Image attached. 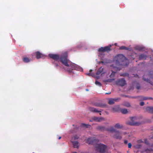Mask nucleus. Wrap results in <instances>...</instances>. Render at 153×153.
I'll use <instances>...</instances> for the list:
<instances>
[{"label": "nucleus", "instance_id": "f257e3e1", "mask_svg": "<svg viewBox=\"0 0 153 153\" xmlns=\"http://www.w3.org/2000/svg\"><path fill=\"white\" fill-rule=\"evenodd\" d=\"M49 56L50 57L55 60L61 62L66 67L65 68L68 71L71 72L74 69H78L77 65L71 63L67 59V52H65L60 56L58 54H50Z\"/></svg>", "mask_w": 153, "mask_h": 153}, {"label": "nucleus", "instance_id": "f03ea898", "mask_svg": "<svg viewBox=\"0 0 153 153\" xmlns=\"http://www.w3.org/2000/svg\"><path fill=\"white\" fill-rule=\"evenodd\" d=\"M114 61L117 65H125V63H122V62H127L128 61L126 59V57L122 54H120L116 56L114 58Z\"/></svg>", "mask_w": 153, "mask_h": 153}, {"label": "nucleus", "instance_id": "7ed1b4c3", "mask_svg": "<svg viewBox=\"0 0 153 153\" xmlns=\"http://www.w3.org/2000/svg\"><path fill=\"white\" fill-rule=\"evenodd\" d=\"M137 117L134 116L130 117L129 119L130 120L127 121L126 123L128 125L133 126H138L142 124V122L141 121L136 122L135 121L137 120Z\"/></svg>", "mask_w": 153, "mask_h": 153}, {"label": "nucleus", "instance_id": "20e7f679", "mask_svg": "<svg viewBox=\"0 0 153 153\" xmlns=\"http://www.w3.org/2000/svg\"><path fill=\"white\" fill-rule=\"evenodd\" d=\"M126 134V132H122L121 131L116 130L115 131V133L113 134V137L114 138L121 139L122 136Z\"/></svg>", "mask_w": 153, "mask_h": 153}, {"label": "nucleus", "instance_id": "39448f33", "mask_svg": "<svg viewBox=\"0 0 153 153\" xmlns=\"http://www.w3.org/2000/svg\"><path fill=\"white\" fill-rule=\"evenodd\" d=\"M143 142L142 140L137 141V143L135 144L134 146L137 149H139L142 146Z\"/></svg>", "mask_w": 153, "mask_h": 153}, {"label": "nucleus", "instance_id": "423d86ee", "mask_svg": "<svg viewBox=\"0 0 153 153\" xmlns=\"http://www.w3.org/2000/svg\"><path fill=\"white\" fill-rule=\"evenodd\" d=\"M120 100L119 98H110L109 99L108 103L110 105H112L115 102L118 101Z\"/></svg>", "mask_w": 153, "mask_h": 153}, {"label": "nucleus", "instance_id": "0eeeda50", "mask_svg": "<svg viewBox=\"0 0 153 153\" xmlns=\"http://www.w3.org/2000/svg\"><path fill=\"white\" fill-rule=\"evenodd\" d=\"M98 147L99 148V151L101 152H104L105 151V150L106 149V146L103 144L98 145Z\"/></svg>", "mask_w": 153, "mask_h": 153}, {"label": "nucleus", "instance_id": "6e6552de", "mask_svg": "<svg viewBox=\"0 0 153 153\" xmlns=\"http://www.w3.org/2000/svg\"><path fill=\"white\" fill-rule=\"evenodd\" d=\"M74 139L73 138L71 139V142L73 143L74 148H78L79 146V144L77 141H74Z\"/></svg>", "mask_w": 153, "mask_h": 153}, {"label": "nucleus", "instance_id": "1a4fd4ad", "mask_svg": "<svg viewBox=\"0 0 153 153\" xmlns=\"http://www.w3.org/2000/svg\"><path fill=\"white\" fill-rule=\"evenodd\" d=\"M92 119L98 122H100L105 120V119L102 117H93Z\"/></svg>", "mask_w": 153, "mask_h": 153}, {"label": "nucleus", "instance_id": "9d476101", "mask_svg": "<svg viewBox=\"0 0 153 153\" xmlns=\"http://www.w3.org/2000/svg\"><path fill=\"white\" fill-rule=\"evenodd\" d=\"M116 130L115 128L114 127H113V126H110L108 127H107L106 129V131H108L110 132H115Z\"/></svg>", "mask_w": 153, "mask_h": 153}, {"label": "nucleus", "instance_id": "9b49d317", "mask_svg": "<svg viewBox=\"0 0 153 153\" xmlns=\"http://www.w3.org/2000/svg\"><path fill=\"white\" fill-rule=\"evenodd\" d=\"M114 127L115 129H121L123 128V125L119 123H117L114 125Z\"/></svg>", "mask_w": 153, "mask_h": 153}, {"label": "nucleus", "instance_id": "f8f14e48", "mask_svg": "<svg viewBox=\"0 0 153 153\" xmlns=\"http://www.w3.org/2000/svg\"><path fill=\"white\" fill-rule=\"evenodd\" d=\"M117 83L118 85L121 86H124L126 84L125 80L123 79L118 80Z\"/></svg>", "mask_w": 153, "mask_h": 153}, {"label": "nucleus", "instance_id": "ddd939ff", "mask_svg": "<svg viewBox=\"0 0 153 153\" xmlns=\"http://www.w3.org/2000/svg\"><path fill=\"white\" fill-rule=\"evenodd\" d=\"M146 110L148 112L153 113V107L152 106H148L146 108Z\"/></svg>", "mask_w": 153, "mask_h": 153}, {"label": "nucleus", "instance_id": "4468645a", "mask_svg": "<svg viewBox=\"0 0 153 153\" xmlns=\"http://www.w3.org/2000/svg\"><path fill=\"white\" fill-rule=\"evenodd\" d=\"M89 110L93 112L99 113L101 112L100 109L98 110L94 108L91 107L89 108Z\"/></svg>", "mask_w": 153, "mask_h": 153}, {"label": "nucleus", "instance_id": "2eb2a0df", "mask_svg": "<svg viewBox=\"0 0 153 153\" xmlns=\"http://www.w3.org/2000/svg\"><path fill=\"white\" fill-rule=\"evenodd\" d=\"M36 56V58L37 59H39L41 58H42L43 57V55L42 53H41L39 52H36L35 53Z\"/></svg>", "mask_w": 153, "mask_h": 153}, {"label": "nucleus", "instance_id": "dca6fc26", "mask_svg": "<svg viewBox=\"0 0 153 153\" xmlns=\"http://www.w3.org/2000/svg\"><path fill=\"white\" fill-rule=\"evenodd\" d=\"M107 127H105L102 126H99L97 127V128L102 131H106Z\"/></svg>", "mask_w": 153, "mask_h": 153}, {"label": "nucleus", "instance_id": "f3484780", "mask_svg": "<svg viewBox=\"0 0 153 153\" xmlns=\"http://www.w3.org/2000/svg\"><path fill=\"white\" fill-rule=\"evenodd\" d=\"M23 61L26 63H27L30 62L31 59L30 58L27 57H24L23 58Z\"/></svg>", "mask_w": 153, "mask_h": 153}, {"label": "nucleus", "instance_id": "a211bd4d", "mask_svg": "<svg viewBox=\"0 0 153 153\" xmlns=\"http://www.w3.org/2000/svg\"><path fill=\"white\" fill-rule=\"evenodd\" d=\"M120 111L123 114H126L128 112V111L126 109H122Z\"/></svg>", "mask_w": 153, "mask_h": 153}, {"label": "nucleus", "instance_id": "6ab92c4d", "mask_svg": "<svg viewBox=\"0 0 153 153\" xmlns=\"http://www.w3.org/2000/svg\"><path fill=\"white\" fill-rule=\"evenodd\" d=\"M103 70V68H100L98 71L96 73V74L97 75L100 74L101 73Z\"/></svg>", "mask_w": 153, "mask_h": 153}, {"label": "nucleus", "instance_id": "aec40b11", "mask_svg": "<svg viewBox=\"0 0 153 153\" xmlns=\"http://www.w3.org/2000/svg\"><path fill=\"white\" fill-rule=\"evenodd\" d=\"M137 117V120H139V121H141L143 123V121H141V120L143 119V116L142 115H139Z\"/></svg>", "mask_w": 153, "mask_h": 153}, {"label": "nucleus", "instance_id": "412c9836", "mask_svg": "<svg viewBox=\"0 0 153 153\" xmlns=\"http://www.w3.org/2000/svg\"><path fill=\"white\" fill-rule=\"evenodd\" d=\"M114 80V79H108L107 80H104L103 81L104 82L106 83L108 82H111L112 81H113Z\"/></svg>", "mask_w": 153, "mask_h": 153}, {"label": "nucleus", "instance_id": "4be33fe9", "mask_svg": "<svg viewBox=\"0 0 153 153\" xmlns=\"http://www.w3.org/2000/svg\"><path fill=\"white\" fill-rule=\"evenodd\" d=\"M87 143L88 144H91L93 143L92 139L91 138H89L87 139L86 141Z\"/></svg>", "mask_w": 153, "mask_h": 153}, {"label": "nucleus", "instance_id": "5701e85b", "mask_svg": "<svg viewBox=\"0 0 153 153\" xmlns=\"http://www.w3.org/2000/svg\"><path fill=\"white\" fill-rule=\"evenodd\" d=\"M111 46V45H110V46H107L104 48V51L105 52L106 51H108L110 50V47Z\"/></svg>", "mask_w": 153, "mask_h": 153}, {"label": "nucleus", "instance_id": "b1692460", "mask_svg": "<svg viewBox=\"0 0 153 153\" xmlns=\"http://www.w3.org/2000/svg\"><path fill=\"white\" fill-rule=\"evenodd\" d=\"M74 138V141H76V140L78 139L79 138V137L77 135H76L72 137V139Z\"/></svg>", "mask_w": 153, "mask_h": 153}, {"label": "nucleus", "instance_id": "393cba45", "mask_svg": "<svg viewBox=\"0 0 153 153\" xmlns=\"http://www.w3.org/2000/svg\"><path fill=\"white\" fill-rule=\"evenodd\" d=\"M95 84L99 86H101L102 85L101 83L99 81H96L95 82Z\"/></svg>", "mask_w": 153, "mask_h": 153}, {"label": "nucleus", "instance_id": "a878e982", "mask_svg": "<svg viewBox=\"0 0 153 153\" xmlns=\"http://www.w3.org/2000/svg\"><path fill=\"white\" fill-rule=\"evenodd\" d=\"M123 105L127 107H129L130 106V104L128 102H126L123 103Z\"/></svg>", "mask_w": 153, "mask_h": 153}, {"label": "nucleus", "instance_id": "bb28decb", "mask_svg": "<svg viewBox=\"0 0 153 153\" xmlns=\"http://www.w3.org/2000/svg\"><path fill=\"white\" fill-rule=\"evenodd\" d=\"M99 51H102L103 52H105L104 48L102 47L101 48H100L99 49Z\"/></svg>", "mask_w": 153, "mask_h": 153}, {"label": "nucleus", "instance_id": "cd10ccee", "mask_svg": "<svg viewBox=\"0 0 153 153\" xmlns=\"http://www.w3.org/2000/svg\"><path fill=\"white\" fill-rule=\"evenodd\" d=\"M120 49H125V50H128V48L124 46H122L120 48Z\"/></svg>", "mask_w": 153, "mask_h": 153}, {"label": "nucleus", "instance_id": "c85d7f7f", "mask_svg": "<svg viewBox=\"0 0 153 153\" xmlns=\"http://www.w3.org/2000/svg\"><path fill=\"white\" fill-rule=\"evenodd\" d=\"M138 100L139 101H142L143 100V98L142 96H140L138 97Z\"/></svg>", "mask_w": 153, "mask_h": 153}, {"label": "nucleus", "instance_id": "c756f323", "mask_svg": "<svg viewBox=\"0 0 153 153\" xmlns=\"http://www.w3.org/2000/svg\"><path fill=\"white\" fill-rule=\"evenodd\" d=\"M144 81H146V82H149V83H150V84H151L152 85H153V83L152 82H151L150 81V80H148V79H144Z\"/></svg>", "mask_w": 153, "mask_h": 153}, {"label": "nucleus", "instance_id": "7c9ffc66", "mask_svg": "<svg viewBox=\"0 0 153 153\" xmlns=\"http://www.w3.org/2000/svg\"><path fill=\"white\" fill-rule=\"evenodd\" d=\"M112 71L111 74V75H110V76L111 77H112V76H114L115 73V72L114 71Z\"/></svg>", "mask_w": 153, "mask_h": 153}, {"label": "nucleus", "instance_id": "2f4dec72", "mask_svg": "<svg viewBox=\"0 0 153 153\" xmlns=\"http://www.w3.org/2000/svg\"><path fill=\"white\" fill-rule=\"evenodd\" d=\"M144 100H147V99H152L153 100V98H148L147 97H144Z\"/></svg>", "mask_w": 153, "mask_h": 153}, {"label": "nucleus", "instance_id": "473e14b6", "mask_svg": "<svg viewBox=\"0 0 153 153\" xmlns=\"http://www.w3.org/2000/svg\"><path fill=\"white\" fill-rule=\"evenodd\" d=\"M140 86L139 85H137L136 87V88L137 89H139L140 88Z\"/></svg>", "mask_w": 153, "mask_h": 153}, {"label": "nucleus", "instance_id": "72a5a7b5", "mask_svg": "<svg viewBox=\"0 0 153 153\" xmlns=\"http://www.w3.org/2000/svg\"><path fill=\"white\" fill-rule=\"evenodd\" d=\"M117 111V109L114 108H113L112 109V111L113 112L116 111Z\"/></svg>", "mask_w": 153, "mask_h": 153}, {"label": "nucleus", "instance_id": "f704fd0d", "mask_svg": "<svg viewBox=\"0 0 153 153\" xmlns=\"http://www.w3.org/2000/svg\"><path fill=\"white\" fill-rule=\"evenodd\" d=\"M132 145L131 143H129L128 144V146L129 148H131Z\"/></svg>", "mask_w": 153, "mask_h": 153}, {"label": "nucleus", "instance_id": "c9c22d12", "mask_svg": "<svg viewBox=\"0 0 153 153\" xmlns=\"http://www.w3.org/2000/svg\"><path fill=\"white\" fill-rule=\"evenodd\" d=\"M87 75H88V76H94L93 75H92L91 73H87Z\"/></svg>", "mask_w": 153, "mask_h": 153}, {"label": "nucleus", "instance_id": "e433bc0d", "mask_svg": "<svg viewBox=\"0 0 153 153\" xmlns=\"http://www.w3.org/2000/svg\"><path fill=\"white\" fill-rule=\"evenodd\" d=\"M140 104L141 106L143 105V101L140 102Z\"/></svg>", "mask_w": 153, "mask_h": 153}, {"label": "nucleus", "instance_id": "4c0bfd02", "mask_svg": "<svg viewBox=\"0 0 153 153\" xmlns=\"http://www.w3.org/2000/svg\"><path fill=\"white\" fill-rule=\"evenodd\" d=\"M150 139H152L153 138V134H152L149 137Z\"/></svg>", "mask_w": 153, "mask_h": 153}, {"label": "nucleus", "instance_id": "58836bf2", "mask_svg": "<svg viewBox=\"0 0 153 153\" xmlns=\"http://www.w3.org/2000/svg\"><path fill=\"white\" fill-rule=\"evenodd\" d=\"M114 70H117L118 68L117 67H114Z\"/></svg>", "mask_w": 153, "mask_h": 153}, {"label": "nucleus", "instance_id": "ea45409f", "mask_svg": "<svg viewBox=\"0 0 153 153\" xmlns=\"http://www.w3.org/2000/svg\"><path fill=\"white\" fill-rule=\"evenodd\" d=\"M124 142L125 144H127L128 143V141L127 140H125L124 141Z\"/></svg>", "mask_w": 153, "mask_h": 153}, {"label": "nucleus", "instance_id": "a19ab883", "mask_svg": "<svg viewBox=\"0 0 153 153\" xmlns=\"http://www.w3.org/2000/svg\"><path fill=\"white\" fill-rule=\"evenodd\" d=\"M111 93L110 92H109V93H106L105 94H109Z\"/></svg>", "mask_w": 153, "mask_h": 153}, {"label": "nucleus", "instance_id": "79ce46f5", "mask_svg": "<svg viewBox=\"0 0 153 153\" xmlns=\"http://www.w3.org/2000/svg\"><path fill=\"white\" fill-rule=\"evenodd\" d=\"M61 138V137H59V139H60Z\"/></svg>", "mask_w": 153, "mask_h": 153}, {"label": "nucleus", "instance_id": "37998d69", "mask_svg": "<svg viewBox=\"0 0 153 153\" xmlns=\"http://www.w3.org/2000/svg\"><path fill=\"white\" fill-rule=\"evenodd\" d=\"M72 153H77L76 152H73Z\"/></svg>", "mask_w": 153, "mask_h": 153}, {"label": "nucleus", "instance_id": "c03bdc74", "mask_svg": "<svg viewBox=\"0 0 153 153\" xmlns=\"http://www.w3.org/2000/svg\"><path fill=\"white\" fill-rule=\"evenodd\" d=\"M92 71V70H90V72H91Z\"/></svg>", "mask_w": 153, "mask_h": 153}, {"label": "nucleus", "instance_id": "a18cd8bd", "mask_svg": "<svg viewBox=\"0 0 153 153\" xmlns=\"http://www.w3.org/2000/svg\"><path fill=\"white\" fill-rule=\"evenodd\" d=\"M100 115H101V113H100Z\"/></svg>", "mask_w": 153, "mask_h": 153}]
</instances>
